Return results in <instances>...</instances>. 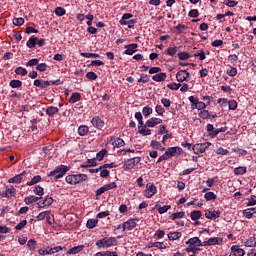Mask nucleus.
Instances as JSON below:
<instances>
[{
  "instance_id": "f257e3e1",
  "label": "nucleus",
  "mask_w": 256,
  "mask_h": 256,
  "mask_svg": "<svg viewBox=\"0 0 256 256\" xmlns=\"http://www.w3.org/2000/svg\"><path fill=\"white\" fill-rule=\"evenodd\" d=\"M119 245V241L116 237H104L96 242V247L109 249V247H116Z\"/></svg>"
},
{
  "instance_id": "f03ea898",
  "label": "nucleus",
  "mask_w": 256,
  "mask_h": 256,
  "mask_svg": "<svg viewBox=\"0 0 256 256\" xmlns=\"http://www.w3.org/2000/svg\"><path fill=\"white\" fill-rule=\"evenodd\" d=\"M69 169L67 165L57 166L53 171L49 172L48 177H54V181H59V179L65 177V173H67Z\"/></svg>"
},
{
  "instance_id": "7ed1b4c3",
  "label": "nucleus",
  "mask_w": 256,
  "mask_h": 256,
  "mask_svg": "<svg viewBox=\"0 0 256 256\" xmlns=\"http://www.w3.org/2000/svg\"><path fill=\"white\" fill-rule=\"evenodd\" d=\"M88 179L87 174H72L66 176V183L69 185H78V183H83V181H87Z\"/></svg>"
},
{
  "instance_id": "20e7f679",
  "label": "nucleus",
  "mask_w": 256,
  "mask_h": 256,
  "mask_svg": "<svg viewBox=\"0 0 256 256\" xmlns=\"http://www.w3.org/2000/svg\"><path fill=\"white\" fill-rule=\"evenodd\" d=\"M211 146V142H205L200 144H194L192 146V151L195 153V155H201V153H205L207 149Z\"/></svg>"
},
{
  "instance_id": "39448f33",
  "label": "nucleus",
  "mask_w": 256,
  "mask_h": 256,
  "mask_svg": "<svg viewBox=\"0 0 256 256\" xmlns=\"http://www.w3.org/2000/svg\"><path fill=\"white\" fill-rule=\"evenodd\" d=\"M154 195H157V186L154 183L146 184V189L144 190L146 199H151Z\"/></svg>"
},
{
  "instance_id": "423d86ee",
  "label": "nucleus",
  "mask_w": 256,
  "mask_h": 256,
  "mask_svg": "<svg viewBox=\"0 0 256 256\" xmlns=\"http://www.w3.org/2000/svg\"><path fill=\"white\" fill-rule=\"evenodd\" d=\"M141 163V157H133L128 159L123 166L125 171H129V169H133V167H137Z\"/></svg>"
},
{
  "instance_id": "0eeeda50",
  "label": "nucleus",
  "mask_w": 256,
  "mask_h": 256,
  "mask_svg": "<svg viewBox=\"0 0 256 256\" xmlns=\"http://www.w3.org/2000/svg\"><path fill=\"white\" fill-rule=\"evenodd\" d=\"M190 74L187 70H180L176 74V80L178 83H183L184 81H189Z\"/></svg>"
},
{
  "instance_id": "6e6552de",
  "label": "nucleus",
  "mask_w": 256,
  "mask_h": 256,
  "mask_svg": "<svg viewBox=\"0 0 256 256\" xmlns=\"http://www.w3.org/2000/svg\"><path fill=\"white\" fill-rule=\"evenodd\" d=\"M181 155L183 153V149L179 146L176 147H169L166 149L165 154L169 157H175V155Z\"/></svg>"
},
{
  "instance_id": "1a4fd4ad",
  "label": "nucleus",
  "mask_w": 256,
  "mask_h": 256,
  "mask_svg": "<svg viewBox=\"0 0 256 256\" xmlns=\"http://www.w3.org/2000/svg\"><path fill=\"white\" fill-rule=\"evenodd\" d=\"M91 124L95 129H99V131L105 127V121H103L99 116H94L91 120Z\"/></svg>"
},
{
  "instance_id": "9d476101",
  "label": "nucleus",
  "mask_w": 256,
  "mask_h": 256,
  "mask_svg": "<svg viewBox=\"0 0 256 256\" xmlns=\"http://www.w3.org/2000/svg\"><path fill=\"white\" fill-rule=\"evenodd\" d=\"M135 221H139V218L129 219L126 222H124L126 231H133V229L137 227V222Z\"/></svg>"
},
{
  "instance_id": "9b49d317",
  "label": "nucleus",
  "mask_w": 256,
  "mask_h": 256,
  "mask_svg": "<svg viewBox=\"0 0 256 256\" xmlns=\"http://www.w3.org/2000/svg\"><path fill=\"white\" fill-rule=\"evenodd\" d=\"M245 250L241 249L239 246L234 245L231 247V253L229 256H244Z\"/></svg>"
},
{
  "instance_id": "f8f14e48",
  "label": "nucleus",
  "mask_w": 256,
  "mask_h": 256,
  "mask_svg": "<svg viewBox=\"0 0 256 256\" xmlns=\"http://www.w3.org/2000/svg\"><path fill=\"white\" fill-rule=\"evenodd\" d=\"M25 175H27V172L24 171L12 178H9L8 183H16V184L22 183L23 177H25Z\"/></svg>"
},
{
  "instance_id": "ddd939ff",
  "label": "nucleus",
  "mask_w": 256,
  "mask_h": 256,
  "mask_svg": "<svg viewBox=\"0 0 256 256\" xmlns=\"http://www.w3.org/2000/svg\"><path fill=\"white\" fill-rule=\"evenodd\" d=\"M83 249H85V245L74 246L66 252V255H77L78 253H81Z\"/></svg>"
},
{
  "instance_id": "4468645a",
  "label": "nucleus",
  "mask_w": 256,
  "mask_h": 256,
  "mask_svg": "<svg viewBox=\"0 0 256 256\" xmlns=\"http://www.w3.org/2000/svg\"><path fill=\"white\" fill-rule=\"evenodd\" d=\"M206 219H219L221 217V211L219 210H213V211H208L205 213Z\"/></svg>"
},
{
  "instance_id": "2eb2a0df",
  "label": "nucleus",
  "mask_w": 256,
  "mask_h": 256,
  "mask_svg": "<svg viewBox=\"0 0 256 256\" xmlns=\"http://www.w3.org/2000/svg\"><path fill=\"white\" fill-rule=\"evenodd\" d=\"M137 47L138 45L133 43V44H128L125 46V55H133V53H137Z\"/></svg>"
},
{
  "instance_id": "dca6fc26",
  "label": "nucleus",
  "mask_w": 256,
  "mask_h": 256,
  "mask_svg": "<svg viewBox=\"0 0 256 256\" xmlns=\"http://www.w3.org/2000/svg\"><path fill=\"white\" fill-rule=\"evenodd\" d=\"M163 120L161 118H150L146 121V127H155L157 125H161Z\"/></svg>"
},
{
  "instance_id": "f3484780",
  "label": "nucleus",
  "mask_w": 256,
  "mask_h": 256,
  "mask_svg": "<svg viewBox=\"0 0 256 256\" xmlns=\"http://www.w3.org/2000/svg\"><path fill=\"white\" fill-rule=\"evenodd\" d=\"M186 245H191L192 247H201V239L199 237H193L190 238L187 242Z\"/></svg>"
},
{
  "instance_id": "a211bd4d",
  "label": "nucleus",
  "mask_w": 256,
  "mask_h": 256,
  "mask_svg": "<svg viewBox=\"0 0 256 256\" xmlns=\"http://www.w3.org/2000/svg\"><path fill=\"white\" fill-rule=\"evenodd\" d=\"M111 142H112L113 147L119 148V147L125 146V141L122 138L112 137Z\"/></svg>"
},
{
  "instance_id": "6ab92c4d",
  "label": "nucleus",
  "mask_w": 256,
  "mask_h": 256,
  "mask_svg": "<svg viewBox=\"0 0 256 256\" xmlns=\"http://www.w3.org/2000/svg\"><path fill=\"white\" fill-rule=\"evenodd\" d=\"M57 113H59V108L57 107L49 106L46 108V115H48V117H55Z\"/></svg>"
},
{
  "instance_id": "aec40b11",
  "label": "nucleus",
  "mask_w": 256,
  "mask_h": 256,
  "mask_svg": "<svg viewBox=\"0 0 256 256\" xmlns=\"http://www.w3.org/2000/svg\"><path fill=\"white\" fill-rule=\"evenodd\" d=\"M153 81H156V83H161L162 81H165L167 79V74L164 72H160L154 76H152Z\"/></svg>"
},
{
  "instance_id": "412c9836",
  "label": "nucleus",
  "mask_w": 256,
  "mask_h": 256,
  "mask_svg": "<svg viewBox=\"0 0 256 256\" xmlns=\"http://www.w3.org/2000/svg\"><path fill=\"white\" fill-rule=\"evenodd\" d=\"M39 197L37 196H34V195H30V196H27L25 199H24V203L26 205H33V203H37V201H39Z\"/></svg>"
},
{
  "instance_id": "4be33fe9",
  "label": "nucleus",
  "mask_w": 256,
  "mask_h": 256,
  "mask_svg": "<svg viewBox=\"0 0 256 256\" xmlns=\"http://www.w3.org/2000/svg\"><path fill=\"white\" fill-rule=\"evenodd\" d=\"M255 213L256 208H248L243 211L244 217H246V219H251Z\"/></svg>"
},
{
  "instance_id": "5701e85b",
  "label": "nucleus",
  "mask_w": 256,
  "mask_h": 256,
  "mask_svg": "<svg viewBox=\"0 0 256 256\" xmlns=\"http://www.w3.org/2000/svg\"><path fill=\"white\" fill-rule=\"evenodd\" d=\"M33 193L38 195V197H43L45 195V189L39 185H36L33 189Z\"/></svg>"
},
{
  "instance_id": "b1692460",
  "label": "nucleus",
  "mask_w": 256,
  "mask_h": 256,
  "mask_svg": "<svg viewBox=\"0 0 256 256\" xmlns=\"http://www.w3.org/2000/svg\"><path fill=\"white\" fill-rule=\"evenodd\" d=\"M181 232H170L168 234L169 241H177V239H181Z\"/></svg>"
},
{
  "instance_id": "393cba45",
  "label": "nucleus",
  "mask_w": 256,
  "mask_h": 256,
  "mask_svg": "<svg viewBox=\"0 0 256 256\" xmlns=\"http://www.w3.org/2000/svg\"><path fill=\"white\" fill-rule=\"evenodd\" d=\"M234 175H245L247 173V167L239 166L233 170Z\"/></svg>"
},
{
  "instance_id": "a878e982",
  "label": "nucleus",
  "mask_w": 256,
  "mask_h": 256,
  "mask_svg": "<svg viewBox=\"0 0 256 256\" xmlns=\"http://www.w3.org/2000/svg\"><path fill=\"white\" fill-rule=\"evenodd\" d=\"M150 145L153 149H158L159 151L165 150V147H163V145H161V142H159L157 140H152Z\"/></svg>"
},
{
  "instance_id": "bb28decb",
  "label": "nucleus",
  "mask_w": 256,
  "mask_h": 256,
  "mask_svg": "<svg viewBox=\"0 0 256 256\" xmlns=\"http://www.w3.org/2000/svg\"><path fill=\"white\" fill-rule=\"evenodd\" d=\"M208 243H209V246L221 245V243H223V239H221L219 237H212V238L208 239Z\"/></svg>"
},
{
  "instance_id": "cd10ccee",
  "label": "nucleus",
  "mask_w": 256,
  "mask_h": 256,
  "mask_svg": "<svg viewBox=\"0 0 256 256\" xmlns=\"http://www.w3.org/2000/svg\"><path fill=\"white\" fill-rule=\"evenodd\" d=\"M225 131H227V126L215 129L213 133H209V137H212L213 139L217 137L220 133H225Z\"/></svg>"
},
{
  "instance_id": "c85d7f7f",
  "label": "nucleus",
  "mask_w": 256,
  "mask_h": 256,
  "mask_svg": "<svg viewBox=\"0 0 256 256\" xmlns=\"http://www.w3.org/2000/svg\"><path fill=\"white\" fill-rule=\"evenodd\" d=\"M81 57H85L86 59H91V57H94V59H99L101 55L97 53H89V52H82L80 53Z\"/></svg>"
},
{
  "instance_id": "c756f323",
  "label": "nucleus",
  "mask_w": 256,
  "mask_h": 256,
  "mask_svg": "<svg viewBox=\"0 0 256 256\" xmlns=\"http://www.w3.org/2000/svg\"><path fill=\"white\" fill-rule=\"evenodd\" d=\"M26 45L29 49H33L35 45H37V37L35 36L30 37Z\"/></svg>"
},
{
  "instance_id": "7c9ffc66",
  "label": "nucleus",
  "mask_w": 256,
  "mask_h": 256,
  "mask_svg": "<svg viewBox=\"0 0 256 256\" xmlns=\"http://www.w3.org/2000/svg\"><path fill=\"white\" fill-rule=\"evenodd\" d=\"M40 181H41V175H36V176H34V177L32 178L31 181L27 182L26 185H27L28 187H31V186H33V185H37V183H40Z\"/></svg>"
},
{
  "instance_id": "2f4dec72",
  "label": "nucleus",
  "mask_w": 256,
  "mask_h": 256,
  "mask_svg": "<svg viewBox=\"0 0 256 256\" xmlns=\"http://www.w3.org/2000/svg\"><path fill=\"white\" fill-rule=\"evenodd\" d=\"M9 86L12 89H19V87L23 86V82H21V80H11Z\"/></svg>"
},
{
  "instance_id": "473e14b6",
  "label": "nucleus",
  "mask_w": 256,
  "mask_h": 256,
  "mask_svg": "<svg viewBox=\"0 0 256 256\" xmlns=\"http://www.w3.org/2000/svg\"><path fill=\"white\" fill-rule=\"evenodd\" d=\"M97 223H99V220L89 219L87 221L86 227H87V229H95V227H97Z\"/></svg>"
},
{
  "instance_id": "72a5a7b5",
  "label": "nucleus",
  "mask_w": 256,
  "mask_h": 256,
  "mask_svg": "<svg viewBox=\"0 0 256 256\" xmlns=\"http://www.w3.org/2000/svg\"><path fill=\"white\" fill-rule=\"evenodd\" d=\"M156 209H158L160 215H163V213H167L168 210L171 209V205L159 206V204H157Z\"/></svg>"
},
{
  "instance_id": "f704fd0d",
  "label": "nucleus",
  "mask_w": 256,
  "mask_h": 256,
  "mask_svg": "<svg viewBox=\"0 0 256 256\" xmlns=\"http://www.w3.org/2000/svg\"><path fill=\"white\" fill-rule=\"evenodd\" d=\"M138 133L145 137L147 135H151V129H147V126L138 127Z\"/></svg>"
},
{
  "instance_id": "c9c22d12",
  "label": "nucleus",
  "mask_w": 256,
  "mask_h": 256,
  "mask_svg": "<svg viewBox=\"0 0 256 256\" xmlns=\"http://www.w3.org/2000/svg\"><path fill=\"white\" fill-rule=\"evenodd\" d=\"M87 133H89V127L83 125L78 128V134L80 135V137H85Z\"/></svg>"
},
{
  "instance_id": "e433bc0d",
  "label": "nucleus",
  "mask_w": 256,
  "mask_h": 256,
  "mask_svg": "<svg viewBox=\"0 0 256 256\" xmlns=\"http://www.w3.org/2000/svg\"><path fill=\"white\" fill-rule=\"evenodd\" d=\"M156 247V249H167V246L163 242H151L149 248Z\"/></svg>"
},
{
  "instance_id": "4c0bfd02",
  "label": "nucleus",
  "mask_w": 256,
  "mask_h": 256,
  "mask_svg": "<svg viewBox=\"0 0 256 256\" xmlns=\"http://www.w3.org/2000/svg\"><path fill=\"white\" fill-rule=\"evenodd\" d=\"M86 163H88V165H81L83 169H87V167H97V160L95 158L88 159Z\"/></svg>"
},
{
  "instance_id": "58836bf2",
  "label": "nucleus",
  "mask_w": 256,
  "mask_h": 256,
  "mask_svg": "<svg viewBox=\"0 0 256 256\" xmlns=\"http://www.w3.org/2000/svg\"><path fill=\"white\" fill-rule=\"evenodd\" d=\"M81 99V94L78 92H75L71 95L69 99V103H77Z\"/></svg>"
},
{
  "instance_id": "ea45409f",
  "label": "nucleus",
  "mask_w": 256,
  "mask_h": 256,
  "mask_svg": "<svg viewBox=\"0 0 256 256\" xmlns=\"http://www.w3.org/2000/svg\"><path fill=\"white\" fill-rule=\"evenodd\" d=\"M204 199L206 201H215V199H217V195L213 192H206L204 195Z\"/></svg>"
},
{
  "instance_id": "a19ab883",
  "label": "nucleus",
  "mask_w": 256,
  "mask_h": 256,
  "mask_svg": "<svg viewBox=\"0 0 256 256\" xmlns=\"http://www.w3.org/2000/svg\"><path fill=\"white\" fill-rule=\"evenodd\" d=\"M190 217L192 221H197L198 219H201V211L194 210L190 213Z\"/></svg>"
},
{
  "instance_id": "79ce46f5",
  "label": "nucleus",
  "mask_w": 256,
  "mask_h": 256,
  "mask_svg": "<svg viewBox=\"0 0 256 256\" xmlns=\"http://www.w3.org/2000/svg\"><path fill=\"white\" fill-rule=\"evenodd\" d=\"M27 247L29 251H35V249H37V241H35L34 239H30L27 242Z\"/></svg>"
},
{
  "instance_id": "37998d69",
  "label": "nucleus",
  "mask_w": 256,
  "mask_h": 256,
  "mask_svg": "<svg viewBox=\"0 0 256 256\" xmlns=\"http://www.w3.org/2000/svg\"><path fill=\"white\" fill-rule=\"evenodd\" d=\"M245 247H256V238L250 237L247 241L244 242Z\"/></svg>"
},
{
  "instance_id": "c03bdc74",
  "label": "nucleus",
  "mask_w": 256,
  "mask_h": 256,
  "mask_svg": "<svg viewBox=\"0 0 256 256\" xmlns=\"http://www.w3.org/2000/svg\"><path fill=\"white\" fill-rule=\"evenodd\" d=\"M194 106L195 107H193V109H198V111H203V109H205L207 107L205 102H201V101H199V99L197 100V102Z\"/></svg>"
},
{
  "instance_id": "a18cd8bd",
  "label": "nucleus",
  "mask_w": 256,
  "mask_h": 256,
  "mask_svg": "<svg viewBox=\"0 0 256 256\" xmlns=\"http://www.w3.org/2000/svg\"><path fill=\"white\" fill-rule=\"evenodd\" d=\"M137 23V20L131 19L128 21H122V25H127L128 29H133L135 27V24Z\"/></svg>"
},
{
  "instance_id": "49530a36",
  "label": "nucleus",
  "mask_w": 256,
  "mask_h": 256,
  "mask_svg": "<svg viewBox=\"0 0 256 256\" xmlns=\"http://www.w3.org/2000/svg\"><path fill=\"white\" fill-rule=\"evenodd\" d=\"M185 217V212H176L171 214L170 218L172 221H175V219H183Z\"/></svg>"
},
{
  "instance_id": "de8ad7c7",
  "label": "nucleus",
  "mask_w": 256,
  "mask_h": 256,
  "mask_svg": "<svg viewBox=\"0 0 256 256\" xmlns=\"http://www.w3.org/2000/svg\"><path fill=\"white\" fill-rule=\"evenodd\" d=\"M142 113H143L144 117H149V115H151L153 113V108H151L149 106H145L142 109Z\"/></svg>"
},
{
  "instance_id": "09e8293b",
  "label": "nucleus",
  "mask_w": 256,
  "mask_h": 256,
  "mask_svg": "<svg viewBox=\"0 0 256 256\" xmlns=\"http://www.w3.org/2000/svg\"><path fill=\"white\" fill-rule=\"evenodd\" d=\"M105 155H107V150L106 149H102L100 150L97 154H96V159L98 161H103V158L105 157Z\"/></svg>"
},
{
  "instance_id": "8fccbe9b",
  "label": "nucleus",
  "mask_w": 256,
  "mask_h": 256,
  "mask_svg": "<svg viewBox=\"0 0 256 256\" xmlns=\"http://www.w3.org/2000/svg\"><path fill=\"white\" fill-rule=\"evenodd\" d=\"M15 188L13 186H10L6 189L5 197H15Z\"/></svg>"
},
{
  "instance_id": "3c124183",
  "label": "nucleus",
  "mask_w": 256,
  "mask_h": 256,
  "mask_svg": "<svg viewBox=\"0 0 256 256\" xmlns=\"http://www.w3.org/2000/svg\"><path fill=\"white\" fill-rule=\"evenodd\" d=\"M168 89H171V91H179V88L181 87V84H177L175 82L167 84Z\"/></svg>"
},
{
  "instance_id": "603ef678",
  "label": "nucleus",
  "mask_w": 256,
  "mask_h": 256,
  "mask_svg": "<svg viewBox=\"0 0 256 256\" xmlns=\"http://www.w3.org/2000/svg\"><path fill=\"white\" fill-rule=\"evenodd\" d=\"M217 181H219V178L217 176L214 178H208V180L206 181V185L207 187H213V185H215Z\"/></svg>"
},
{
  "instance_id": "864d4df0",
  "label": "nucleus",
  "mask_w": 256,
  "mask_h": 256,
  "mask_svg": "<svg viewBox=\"0 0 256 256\" xmlns=\"http://www.w3.org/2000/svg\"><path fill=\"white\" fill-rule=\"evenodd\" d=\"M15 73H16V75H22L23 77H25V75H27V69H25L23 67H17L15 69Z\"/></svg>"
},
{
  "instance_id": "5fc2aeb1",
  "label": "nucleus",
  "mask_w": 256,
  "mask_h": 256,
  "mask_svg": "<svg viewBox=\"0 0 256 256\" xmlns=\"http://www.w3.org/2000/svg\"><path fill=\"white\" fill-rule=\"evenodd\" d=\"M186 253H197V251H201V249L197 248L196 246L188 245V247L185 249Z\"/></svg>"
},
{
  "instance_id": "6e6d98bb",
  "label": "nucleus",
  "mask_w": 256,
  "mask_h": 256,
  "mask_svg": "<svg viewBox=\"0 0 256 256\" xmlns=\"http://www.w3.org/2000/svg\"><path fill=\"white\" fill-rule=\"evenodd\" d=\"M36 71H40V73L47 71V63L37 64Z\"/></svg>"
},
{
  "instance_id": "4d7b16f0",
  "label": "nucleus",
  "mask_w": 256,
  "mask_h": 256,
  "mask_svg": "<svg viewBox=\"0 0 256 256\" xmlns=\"http://www.w3.org/2000/svg\"><path fill=\"white\" fill-rule=\"evenodd\" d=\"M224 5H227V7H237L239 5V2L235 0H224Z\"/></svg>"
},
{
  "instance_id": "13d9d810",
  "label": "nucleus",
  "mask_w": 256,
  "mask_h": 256,
  "mask_svg": "<svg viewBox=\"0 0 256 256\" xmlns=\"http://www.w3.org/2000/svg\"><path fill=\"white\" fill-rule=\"evenodd\" d=\"M177 53V46L169 47L166 51V55L173 57Z\"/></svg>"
},
{
  "instance_id": "bf43d9fd",
  "label": "nucleus",
  "mask_w": 256,
  "mask_h": 256,
  "mask_svg": "<svg viewBox=\"0 0 256 256\" xmlns=\"http://www.w3.org/2000/svg\"><path fill=\"white\" fill-rule=\"evenodd\" d=\"M177 55L180 61H187V59H189V53L187 52H179Z\"/></svg>"
},
{
  "instance_id": "052dcab7",
  "label": "nucleus",
  "mask_w": 256,
  "mask_h": 256,
  "mask_svg": "<svg viewBox=\"0 0 256 256\" xmlns=\"http://www.w3.org/2000/svg\"><path fill=\"white\" fill-rule=\"evenodd\" d=\"M65 13H66V10H65V8H63V7H57V8L55 9V14H56L58 17H63V15H65Z\"/></svg>"
},
{
  "instance_id": "680f3d73",
  "label": "nucleus",
  "mask_w": 256,
  "mask_h": 256,
  "mask_svg": "<svg viewBox=\"0 0 256 256\" xmlns=\"http://www.w3.org/2000/svg\"><path fill=\"white\" fill-rule=\"evenodd\" d=\"M23 23H25V19H23V18H14L13 19V25H15L16 27H21V25H23Z\"/></svg>"
},
{
  "instance_id": "e2e57ef3",
  "label": "nucleus",
  "mask_w": 256,
  "mask_h": 256,
  "mask_svg": "<svg viewBox=\"0 0 256 256\" xmlns=\"http://www.w3.org/2000/svg\"><path fill=\"white\" fill-rule=\"evenodd\" d=\"M49 215V211H43L36 216L37 221H43Z\"/></svg>"
},
{
  "instance_id": "0e129e2a",
  "label": "nucleus",
  "mask_w": 256,
  "mask_h": 256,
  "mask_svg": "<svg viewBox=\"0 0 256 256\" xmlns=\"http://www.w3.org/2000/svg\"><path fill=\"white\" fill-rule=\"evenodd\" d=\"M199 117H201V119H209L211 117V113L207 110H203L199 113Z\"/></svg>"
},
{
  "instance_id": "69168bd1",
  "label": "nucleus",
  "mask_w": 256,
  "mask_h": 256,
  "mask_svg": "<svg viewBox=\"0 0 256 256\" xmlns=\"http://www.w3.org/2000/svg\"><path fill=\"white\" fill-rule=\"evenodd\" d=\"M86 77L89 79V81H95L97 80L98 76L95 72H87Z\"/></svg>"
},
{
  "instance_id": "338daca9",
  "label": "nucleus",
  "mask_w": 256,
  "mask_h": 256,
  "mask_svg": "<svg viewBox=\"0 0 256 256\" xmlns=\"http://www.w3.org/2000/svg\"><path fill=\"white\" fill-rule=\"evenodd\" d=\"M228 108L231 110V111H235V109H237V101L235 100H230L228 102Z\"/></svg>"
},
{
  "instance_id": "774afa93",
  "label": "nucleus",
  "mask_w": 256,
  "mask_h": 256,
  "mask_svg": "<svg viewBox=\"0 0 256 256\" xmlns=\"http://www.w3.org/2000/svg\"><path fill=\"white\" fill-rule=\"evenodd\" d=\"M227 75H229V77H235V75H237V68L231 67L230 69H228Z\"/></svg>"
}]
</instances>
